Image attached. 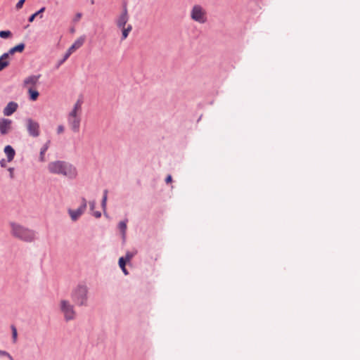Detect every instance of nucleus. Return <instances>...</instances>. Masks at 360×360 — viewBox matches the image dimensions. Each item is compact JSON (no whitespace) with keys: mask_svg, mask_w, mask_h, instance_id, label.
I'll return each mask as SVG.
<instances>
[{"mask_svg":"<svg viewBox=\"0 0 360 360\" xmlns=\"http://www.w3.org/2000/svg\"><path fill=\"white\" fill-rule=\"evenodd\" d=\"M50 173L62 175L69 179H75L77 175V169L71 164L64 161H53L48 165Z\"/></svg>","mask_w":360,"mask_h":360,"instance_id":"obj_1","label":"nucleus"},{"mask_svg":"<svg viewBox=\"0 0 360 360\" xmlns=\"http://www.w3.org/2000/svg\"><path fill=\"white\" fill-rule=\"evenodd\" d=\"M11 227V235L22 241L32 242L34 240V232L19 224L11 222L9 224Z\"/></svg>","mask_w":360,"mask_h":360,"instance_id":"obj_2","label":"nucleus"},{"mask_svg":"<svg viewBox=\"0 0 360 360\" xmlns=\"http://www.w3.org/2000/svg\"><path fill=\"white\" fill-rule=\"evenodd\" d=\"M81 100H77L72 109L68 115V123L72 131L77 133L79 131L82 113Z\"/></svg>","mask_w":360,"mask_h":360,"instance_id":"obj_3","label":"nucleus"},{"mask_svg":"<svg viewBox=\"0 0 360 360\" xmlns=\"http://www.w3.org/2000/svg\"><path fill=\"white\" fill-rule=\"evenodd\" d=\"M88 288L86 285L79 284L71 292V298L75 304L84 306L87 302Z\"/></svg>","mask_w":360,"mask_h":360,"instance_id":"obj_4","label":"nucleus"},{"mask_svg":"<svg viewBox=\"0 0 360 360\" xmlns=\"http://www.w3.org/2000/svg\"><path fill=\"white\" fill-rule=\"evenodd\" d=\"M190 18L199 24H204L207 21V11L201 5L195 4L191 8Z\"/></svg>","mask_w":360,"mask_h":360,"instance_id":"obj_5","label":"nucleus"},{"mask_svg":"<svg viewBox=\"0 0 360 360\" xmlns=\"http://www.w3.org/2000/svg\"><path fill=\"white\" fill-rule=\"evenodd\" d=\"M60 309L65 321H69L75 319L76 311L74 306L68 300H62L60 302Z\"/></svg>","mask_w":360,"mask_h":360,"instance_id":"obj_6","label":"nucleus"},{"mask_svg":"<svg viewBox=\"0 0 360 360\" xmlns=\"http://www.w3.org/2000/svg\"><path fill=\"white\" fill-rule=\"evenodd\" d=\"M129 20L128 9L127 5H124L122 12L117 15L115 20V24L118 28H124V26L128 25L127 22Z\"/></svg>","mask_w":360,"mask_h":360,"instance_id":"obj_7","label":"nucleus"},{"mask_svg":"<svg viewBox=\"0 0 360 360\" xmlns=\"http://www.w3.org/2000/svg\"><path fill=\"white\" fill-rule=\"evenodd\" d=\"M26 127L29 134L33 137L39 136L40 134L39 124L33 120L32 119H27L26 120Z\"/></svg>","mask_w":360,"mask_h":360,"instance_id":"obj_8","label":"nucleus"},{"mask_svg":"<svg viewBox=\"0 0 360 360\" xmlns=\"http://www.w3.org/2000/svg\"><path fill=\"white\" fill-rule=\"evenodd\" d=\"M86 208V200L82 198V202L80 207L76 210H69V214L73 221H76L85 211Z\"/></svg>","mask_w":360,"mask_h":360,"instance_id":"obj_9","label":"nucleus"},{"mask_svg":"<svg viewBox=\"0 0 360 360\" xmlns=\"http://www.w3.org/2000/svg\"><path fill=\"white\" fill-rule=\"evenodd\" d=\"M12 129V121L8 119L0 120V133L2 135L8 134Z\"/></svg>","mask_w":360,"mask_h":360,"instance_id":"obj_10","label":"nucleus"},{"mask_svg":"<svg viewBox=\"0 0 360 360\" xmlns=\"http://www.w3.org/2000/svg\"><path fill=\"white\" fill-rule=\"evenodd\" d=\"M39 77H40L39 75H31V76L26 77L23 82L24 87H25L27 89H29L30 88L33 89V87L37 84Z\"/></svg>","mask_w":360,"mask_h":360,"instance_id":"obj_11","label":"nucleus"},{"mask_svg":"<svg viewBox=\"0 0 360 360\" xmlns=\"http://www.w3.org/2000/svg\"><path fill=\"white\" fill-rule=\"evenodd\" d=\"M85 41V37L81 36L78 39H77L75 42L72 44V45L68 49L70 52H72V53L82 46Z\"/></svg>","mask_w":360,"mask_h":360,"instance_id":"obj_12","label":"nucleus"},{"mask_svg":"<svg viewBox=\"0 0 360 360\" xmlns=\"http://www.w3.org/2000/svg\"><path fill=\"white\" fill-rule=\"evenodd\" d=\"M18 108V104L15 102H10L4 109V115L6 116L11 115Z\"/></svg>","mask_w":360,"mask_h":360,"instance_id":"obj_13","label":"nucleus"},{"mask_svg":"<svg viewBox=\"0 0 360 360\" xmlns=\"http://www.w3.org/2000/svg\"><path fill=\"white\" fill-rule=\"evenodd\" d=\"M25 44L23 43H20L18 44L17 46L11 48L9 49V51L6 53L9 56H13L15 53H22L25 49Z\"/></svg>","mask_w":360,"mask_h":360,"instance_id":"obj_14","label":"nucleus"},{"mask_svg":"<svg viewBox=\"0 0 360 360\" xmlns=\"http://www.w3.org/2000/svg\"><path fill=\"white\" fill-rule=\"evenodd\" d=\"M9 56L4 53L1 57H0V71L3 70L4 68L8 66L9 65Z\"/></svg>","mask_w":360,"mask_h":360,"instance_id":"obj_15","label":"nucleus"},{"mask_svg":"<svg viewBox=\"0 0 360 360\" xmlns=\"http://www.w3.org/2000/svg\"><path fill=\"white\" fill-rule=\"evenodd\" d=\"M4 153L7 156V159L8 162H11L13 160L14 156L15 155V152L14 149L11 146H6L4 148Z\"/></svg>","mask_w":360,"mask_h":360,"instance_id":"obj_16","label":"nucleus"},{"mask_svg":"<svg viewBox=\"0 0 360 360\" xmlns=\"http://www.w3.org/2000/svg\"><path fill=\"white\" fill-rule=\"evenodd\" d=\"M122 30V40L126 39L131 31L132 30V25L128 24L127 26H124V28H120Z\"/></svg>","mask_w":360,"mask_h":360,"instance_id":"obj_17","label":"nucleus"},{"mask_svg":"<svg viewBox=\"0 0 360 360\" xmlns=\"http://www.w3.org/2000/svg\"><path fill=\"white\" fill-rule=\"evenodd\" d=\"M49 143H50V141H49L41 148L40 155H39V160L41 162H44L45 161L44 155H45V153L46 152V150H48L49 147Z\"/></svg>","mask_w":360,"mask_h":360,"instance_id":"obj_18","label":"nucleus"},{"mask_svg":"<svg viewBox=\"0 0 360 360\" xmlns=\"http://www.w3.org/2000/svg\"><path fill=\"white\" fill-rule=\"evenodd\" d=\"M27 90H28V94H29L30 100H32L33 101H36L38 98L39 95L38 91L36 89H34L32 88H30Z\"/></svg>","mask_w":360,"mask_h":360,"instance_id":"obj_19","label":"nucleus"},{"mask_svg":"<svg viewBox=\"0 0 360 360\" xmlns=\"http://www.w3.org/2000/svg\"><path fill=\"white\" fill-rule=\"evenodd\" d=\"M127 222V220L122 221L118 224V227L120 229V231H122L123 236H124L125 233H126Z\"/></svg>","mask_w":360,"mask_h":360,"instance_id":"obj_20","label":"nucleus"},{"mask_svg":"<svg viewBox=\"0 0 360 360\" xmlns=\"http://www.w3.org/2000/svg\"><path fill=\"white\" fill-rule=\"evenodd\" d=\"M45 11V8L43 7L41 8L39 11H38L37 12L34 13V14H32V15L30 16L29 18V22H32L34 21V20L35 19V18L38 15H39L41 13H42L44 11Z\"/></svg>","mask_w":360,"mask_h":360,"instance_id":"obj_21","label":"nucleus"},{"mask_svg":"<svg viewBox=\"0 0 360 360\" xmlns=\"http://www.w3.org/2000/svg\"><path fill=\"white\" fill-rule=\"evenodd\" d=\"M12 36V33L9 30L0 31V37L3 39L9 38Z\"/></svg>","mask_w":360,"mask_h":360,"instance_id":"obj_22","label":"nucleus"},{"mask_svg":"<svg viewBox=\"0 0 360 360\" xmlns=\"http://www.w3.org/2000/svg\"><path fill=\"white\" fill-rule=\"evenodd\" d=\"M11 330H12L13 341L15 343L17 341V336H18L17 329H16V328L14 326H11Z\"/></svg>","mask_w":360,"mask_h":360,"instance_id":"obj_23","label":"nucleus"},{"mask_svg":"<svg viewBox=\"0 0 360 360\" xmlns=\"http://www.w3.org/2000/svg\"><path fill=\"white\" fill-rule=\"evenodd\" d=\"M107 195H108V191L105 190L103 192V197L102 200V207L103 209L105 210L106 207V202H107Z\"/></svg>","mask_w":360,"mask_h":360,"instance_id":"obj_24","label":"nucleus"},{"mask_svg":"<svg viewBox=\"0 0 360 360\" xmlns=\"http://www.w3.org/2000/svg\"><path fill=\"white\" fill-rule=\"evenodd\" d=\"M0 356H6L10 360H13V358L11 356V354L6 351L0 350Z\"/></svg>","mask_w":360,"mask_h":360,"instance_id":"obj_25","label":"nucleus"},{"mask_svg":"<svg viewBox=\"0 0 360 360\" xmlns=\"http://www.w3.org/2000/svg\"><path fill=\"white\" fill-rule=\"evenodd\" d=\"M127 261L124 259V257H120L119 259V265L121 269H124L125 267Z\"/></svg>","mask_w":360,"mask_h":360,"instance_id":"obj_26","label":"nucleus"},{"mask_svg":"<svg viewBox=\"0 0 360 360\" xmlns=\"http://www.w3.org/2000/svg\"><path fill=\"white\" fill-rule=\"evenodd\" d=\"M25 2V0H19L15 6L16 9L20 10V8H22Z\"/></svg>","mask_w":360,"mask_h":360,"instance_id":"obj_27","label":"nucleus"},{"mask_svg":"<svg viewBox=\"0 0 360 360\" xmlns=\"http://www.w3.org/2000/svg\"><path fill=\"white\" fill-rule=\"evenodd\" d=\"M72 53L70 52V51L68 49V51H67L66 53L65 54L64 58H63V60L60 62V63H63L64 61H65L70 56V55Z\"/></svg>","mask_w":360,"mask_h":360,"instance_id":"obj_28","label":"nucleus"},{"mask_svg":"<svg viewBox=\"0 0 360 360\" xmlns=\"http://www.w3.org/2000/svg\"><path fill=\"white\" fill-rule=\"evenodd\" d=\"M133 257V254L131 253H129V252H127L126 256H125V258L124 259L127 261V262H129L131 260V259Z\"/></svg>","mask_w":360,"mask_h":360,"instance_id":"obj_29","label":"nucleus"},{"mask_svg":"<svg viewBox=\"0 0 360 360\" xmlns=\"http://www.w3.org/2000/svg\"><path fill=\"white\" fill-rule=\"evenodd\" d=\"M64 131V127L63 125H59L57 128V132L58 134H61Z\"/></svg>","mask_w":360,"mask_h":360,"instance_id":"obj_30","label":"nucleus"},{"mask_svg":"<svg viewBox=\"0 0 360 360\" xmlns=\"http://www.w3.org/2000/svg\"><path fill=\"white\" fill-rule=\"evenodd\" d=\"M13 171H14V169H13V168H12V167H10V168L8 169V172H9V173H10V177H11V179H13V178L14 177V173H13Z\"/></svg>","mask_w":360,"mask_h":360,"instance_id":"obj_31","label":"nucleus"},{"mask_svg":"<svg viewBox=\"0 0 360 360\" xmlns=\"http://www.w3.org/2000/svg\"><path fill=\"white\" fill-rule=\"evenodd\" d=\"M82 18V13H77V15H75V21H78L80 20V18Z\"/></svg>","mask_w":360,"mask_h":360,"instance_id":"obj_32","label":"nucleus"},{"mask_svg":"<svg viewBox=\"0 0 360 360\" xmlns=\"http://www.w3.org/2000/svg\"><path fill=\"white\" fill-rule=\"evenodd\" d=\"M96 202L94 201L89 202V206L91 210H93L95 207Z\"/></svg>","mask_w":360,"mask_h":360,"instance_id":"obj_33","label":"nucleus"},{"mask_svg":"<svg viewBox=\"0 0 360 360\" xmlns=\"http://www.w3.org/2000/svg\"><path fill=\"white\" fill-rule=\"evenodd\" d=\"M93 214H94V215L95 216V217H96V218H99V217L101 216V212H98V211L94 212Z\"/></svg>","mask_w":360,"mask_h":360,"instance_id":"obj_34","label":"nucleus"},{"mask_svg":"<svg viewBox=\"0 0 360 360\" xmlns=\"http://www.w3.org/2000/svg\"><path fill=\"white\" fill-rule=\"evenodd\" d=\"M171 181H172V176L170 175H169L166 178V182L168 184V183H170Z\"/></svg>","mask_w":360,"mask_h":360,"instance_id":"obj_35","label":"nucleus"},{"mask_svg":"<svg viewBox=\"0 0 360 360\" xmlns=\"http://www.w3.org/2000/svg\"><path fill=\"white\" fill-rule=\"evenodd\" d=\"M0 165H1V167H6L5 160H1L0 161Z\"/></svg>","mask_w":360,"mask_h":360,"instance_id":"obj_36","label":"nucleus"},{"mask_svg":"<svg viewBox=\"0 0 360 360\" xmlns=\"http://www.w3.org/2000/svg\"><path fill=\"white\" fill-rule=\"evenodd\" d=\"M122 271L124 272V274L125 275H127V274H128V272H127V269H126V268H125V267H124V269H122Z\"/></svg>","mask_w":360,"mask_h":360,"instance_id":"obj_37","label":"nucleus"}]
</instances>
